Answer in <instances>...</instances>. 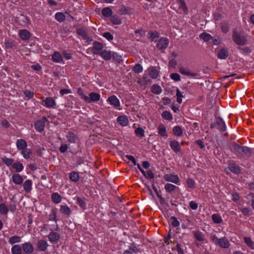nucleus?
<instances>
[{
    "mask_svg": "<svg viewBox=\"0 0 254 254\" xmlns=\"http://www.w3.org/2000/svg\"><path fill=\"white\" fill-rule=\"evenodd\" d=\"M232 39L239 46H244L247 42L246 36L243 32H239L237 30L233 31Z\"/></svg>",
    "mask_w": 254,
    "mask_h": 254,
    "instance_id": "nucleus-1",
    "label": "nucleus"
},
{
    "mask_svg": "<svg viewBox=\"0 0 254 254\" xmlns=\"http://www.w3.org/2000/svg\"><path fill=\"white\" fill-rule=\"evenodd\" d=\"M210 239L211 242L215 245L219 246L222 248H228L230 245L229 240L226 237L219 239L216 235H212L210 236Z\"/></svg>",
    "mask_w": 254,
    "mask_h": 254,
    "instance_id": "nucleus-2",
    "label": "nucleus"
},
{
    "mask_svg": "<svg viewBox=\"0 0 254 254\" xmlns=\"http://www.w3.org/2000/svg\"><path fill=\"white\" fill-rule=\"evenodd\" d=\"M232 145L235 151L240 155H251L252 151L249 147L240 146L236 143H233Z\"/></svg>",
    "mask_w": 254,
    "mask_h": 254,
    "instance_id": "nucleus-3",
    "label": "nucleus"
},
{
    "mask_svg": "<svg viewBox=\"0 0 254 254\" xmlns=\"http://www.w3.org/2000/svg\"><path fill=\"white\" fill-rule=\"evenodd\" d=\"M48 121V120L46 117H43L41 120L36 121L34 123L35 128L37 131L42 132L44 130L45 123Z\"/></svg>",
    "mask_w": 254,
    "mask_h": 254,
    "instance_id": "nucleus-4",
    "label": "nucleus"
},
{
    "mask_svg": "<svg viewBox=\"0 0 254 254\" xmlns=\"http://www.w3.org/2000/svg\"><path fill=\"white\" fill-rule=\"evenodd\" d=\"M85 101L87 103H92L97 102L100 99V95L96 92H91L89 94V96L84 97Z\"/></svg>",
    "mask_w": 254,
    "mask_h": 254,
    "instance_id": "nucleus-5",
    "label": "nucleus"
},
{
    "mask_svg": "<svg viewBox=\"0 0 254 254\" xmlns=\"http://www.w3.org/2000/svg\"><path fill=\"white\" fill-rule=\"evenodd\" d=\"M104 48V45L98 41H94L93 43V47L91 48V51L93 54L99 55L100 53Z\"/></svg>",
    "mask_w": 254,
    "mask_h": 254,
    "instance_id": "nucleus-6",
    "label": "nucleus"
},
{
    "mask_svg": "<svg viewBox=\"0 0 254 254\" xmlns=\"http://www.w3.org/2000/svg\"><path fill=\"white\" fill-rule=\"evenodd\" d=\"M21 247L24 254H30L34 251V247L30 242H25L22 244Z\"/></svg>",
    "mask_w": 254,
    "mask_h": 254,
    "instance_id": "nucleus-7",
    "label": "nucleus"
},
{
    "mask_svg": "<svg viewBox=\"0 0 254 254\" xmlns=\"http://www.w3.org/2000/svg\"><path fill=\"white\" fill-rule=\"evenodd\" d=\"M107 101L110 103V105L113 106L115 109H119L120 107V102L119 100L115 95H112L109 97L107 100Z\"/></svg>",
    "mask_w": 254,
    "mask_h": 254,
    "instance_id": "nucleus-8",
    "label": "nucleus"
},
{
    "mask_svg": "<svg viewBox=\"0 0 254 254\" xmlns=\"http://www.w3.org/2000/svg\"><path fill=\"white\" fill-rule=\"evenodd\" d=\"M164 179L166 181L171 182L176 184H178L180 181L178 175L174 174H165L164 176Z\"/></svg>",
    "mask_w": 254,
    "mask_h": 254,
    "instance_id": "nucleus-9",
    "label": "nucleus"
},
{
    "mask_svg": "<svg viewBox=\"0 0 254 254\" xmlns=\"http://www.w3.org/2000/svg\"><path fill=\"white\" fill-rule=\"evenodd\" d=\"M170 146L173 151L176 154L180 152L181 150L179 142L176 140H171L170 142Z\"/></svg>",
    "mask_w": 254,
    "mask_h": 254,
    "instance_id": "nucleus-10",
    "label": "nucleus"
},
{
    "mask_svg": "<svg viewBox=\"0 0 254 254\" xmlns=\"http://www.w3.org/2000/svg\"><path fill=\"white\" fill-rule=\"evenodd\" d=\"M48 238L50 242L56 243L60 240L61 236L59 233L52 231L49 233Z\"/></svg>",
    "mask_w": 254,
    "mask_h": 254,
    "instance_id": "nucleus-11",
    "label": "nucleus"
},
{
    "mask_svg": "<svg viewBox=\"0 0 254 254\" xmlns=\"http://www.w3.org/2000/svg\"><path fill=\"white\" fill-rule=\"evenodd\" d=\"M169 44V40L166 38H162L158 42L157 47L159 49H165Z\"/></svg>",
    "mask_w": 254,
    "mask_h": 254,
    "instance_id": "nucleus-12",
    "label": "nucleus"
},
{
    "mask_svg": "<svg viewBox=\"0 0 254 254\" xmlns=\"http://www.w3.org/2000/svg\"><path fill=\"white\" fill-rule=\"evenodd\" d=\"M179 72L183 75L189 76L191 77H195L198 76L197 73L192 72L183 67H179Z\"/></svg>",
    "mask_w": 254,
    "mask_h": 254,
    "instance_id": "nucleus-13",
    "label": "nucleus"
},
{
    "mask_svg": "<svg viewBox=\"0 0 254 254\" xmlns=\"http://www.w3.org/2000/svg\"><path fill=\"white\" fill-rule=\"evenodd\" d=\"M48 246L49 245L47 241L44 240H39L37 244V248L39 249V251L42 252L45 251L47 250Z\"/></svg>",
    "mask_w": 254,
    "mask_h": 254,
    "instance_id": "nucleus-14",
    "label": "nucleus"
},
{
    "mask_svg": "<svg viewBox=\"0 0 254 254\" xmlns=\"http://www.w3.org/2000/svg\"><path fill=\"white\" fill-rule=\"evenodd\" d=\"M216 125L217 129H219L221 131H224L226 129V127L223 119L219 117L216 119Z\"/></svg>",
    "mask_w": 254,
    "mask_h": 254,
    "instance_id": "nucleus-15",
    "label": "nucleus"
},
{
    "mask_svg": "<svg viewBox=\"0 0 254 254\" xmlns=\"http://www.w3.org/2000/svg\"><path fill=\"white\" fill-rule=\"evenodd\" d=\"M12 181L15 185H20L22 184L23 178L19 174H14L12 176Z\"/></svg>",
    "mask_w": 254,
    "mask_h": 254,
    "instance_id": "nucleus-16",
    "label": "nucleus"
},
{
    "mask_svg": "<svg viewBox=\"0 0 254 254\" xmlns=\"http://www.w3.org/2000/svg\"><path fill=\"white\" fill-rule=\"evenodd\" d=\"M16 145L18 150L26 149L27 146V142L23 139H19L17 140Z\"/></svg>",
    "mask_w": 254,
    "mask_h": 254,
    "instance_id": "nucleus-17",
    "label": "nucleus"
},
{
    "mask_svg": "<svg viewBox=\"0 0 254 254\" xmlns=\"http://www.w3.org/2000/svg\"><path fill=\"white\" fill-rule=\"evenodd\" d=\"M114 53L112 55L111 51L103 50L100 53L99 55H100L105 60H110L111 59L112 56L114 58Z\"/></svg>",
    "mask_w": 254,
    "mask_h": 254,
    "instance_id": "nucleus-18",
    "label": "nucleus"
},
{
    "mask_svg": "<svg viewBox=\"0 0 254 254\" xmlns=\"http://www.w3.org/2000/svg\"><path fill=\"white\" fill-rule=\"evenodd\" d=\"M18 34L19 37L22 40H27L30 36L29 32L26 29L20 30Z\"/></svg>",
    "mask_w": 254,
    "mask_h": 254,
    "instance_id": "nucleus-19",
    "label": "nucleus"
},
{
    "mask_svg": "<svg viewBox=\"0 0 254 254\" xmlns=\"http://www.w3.org/2000/svg\"><path fill=\"white\" fill-rule=\"evenodd\" d=\"M43 102L45 103L43 105L49 108H52L56 105L55 101L51 97H47Z\"/></svg>",
    "mask_w": 254,
    "mask_h": 254,
    "instance_id": "nucleus-20",
    "label": "nucleus"
},
{
    "mask_svg": "<svg viewBox=\"0 0 254 254\" xmlns=\"http://www.w3.org/2000/svg\"><path fill=\"white\" fill-rule=\"evenodd\" d=\"M60 212L61 213L68 217L71 213V209L66 205H60Z\"/></svg>",
    "mask_w": 254,
    "mask_h": 254,
    "instance_id": "nucleus-21",
    "label": "nucleus"
},
{
    "mask_svg": "<svg viewBox=\"0 0 254 254\" xmlns=\"http://www.w3.org/2000/svg\"><path fill=\"white\" fill-rule=\"evenodd\" d=\"M194 238L199 242L205 240V235L200 231H193Z\"/></svg>",
    "mask_w": 254,
    "mask_h": 254,
    "instance_id": "nucleus-22",
    "label": "nucleus"
},
{
    "mask_svg": "<svg viewBox=\"0 0 254 254\" xmlns=\"http://www.w3.org/2000/svg\"><path fill=\"white\" fill-rule=\"evenodd\" d=\"M52 59L55 63H61L63 59L61 53L58 52H55L52 55Z\"/></svg>",
    "mask_w": 254,
    "mask_h": 254,
    "instance_id": "nucleus-23",
    "label": "nucleus"
},
{
    "mask_svg": "<svg viewBox=\"0 0 254 254\" xmlns=\"http://www.w3.org/2000/svg\"><path fill=\"white\" fill-rule=\"evenodd\" d=\"M62 197L58 192H54L51 195L52 201L55 204H58L62 201Z\"/></svg>",
    "mask_w": 254,
    "mask_h": 254,
    "instance_id": "nucleus-24",
    "label": "nucleus"
},
{
    "mask_svg": "<svg viewBox=\"0 0 254 254\" xmlns=\"http://www.w3.org/2000/svg\"><path fill=\"white\" fill-rule=\"evenodd\" d=\"M117 122L122 126H127L128 124V120L125 116H120L117 118Z\"/></svg>",
    "mask_w": 254,
    "mask_h": 254,
    "instance_id": "nucleus-25",
    "label": "nucleus"
},
{
    "mask_svg": "<svg viewBox=\"0 0 254 254\" xmlns=\"http://www.w3.org/2000/svg\"><path fill=\"white\" fill-rule=\"evenodd\" d=\"M32 182L31 180H26L23 185V187L24 190L26 192H29L32 190Z\"/></svg>",
    "mask_w": 254,
    "mask_h": 254,
    "instance_id": "nucleus-26",
    "label": "nucleus"
},
{
    "mask_svg": "<svg viewBox=\"0 0 254 254\" xmlns=\"http://www.w3.org/2000/svg\"><path fill=\"white\" fill-rule=\"evenodd\" d=\"M66 137L68 142L70 143H75L77 139V136L71 131L67 132Z\"/></svg>",
    "mask_w": 254,
    "mask_h": 254,
    "instance_id": "nucleus-27",
    "label": "nucleus"
},
{
    "mask_svg": "<svg viewBox=\"0 0 254 254\" xmlns=\"http://www.w3.org/2000/svg\"><path fill=\"white\" fill-rule=\"evenodd\" d=\"M149 75L153 79L157 78L158 76V71L155 67H150L149 69Z\"/></svg>",
    "mask_w": 254,
    "mask_h": 254,
    "instance_id": "nucleus-28",
    "label": "nucleus"
},
{
    "mask_svg": "<svg viewBox=\"0 0 254 254\" xmlns=\"http://www.w3.org/2000/svg\"><path fill=\"white\" fill-rule=\"evenodd\" d=\"M228 55V50L226 49H222L218 53L217 57L220 59H226Z\"/></svg>",
    "mask_w": 254,
    "mask_h": 254,
    "instance_id": "nucleus-29",
    "label": "nucleus"
},
{
    "mask_svg": "<svg viewBox=\"0 0 254 254\" xmlns=\"http://www.w3.org/2000/svg\"><path fill=\"white\" fill-rule=\"evenodd\" d=\"M165 190L169 193H172L176 190H179V188L171 184H166L165 186Z\"/></svg>",
    "mask_w": 254,
    "mask_h": 254,
    "instance_id": "nucleus-30",
    "label": "nucleus"
},
{
    "mask_svg": "<svg viewBox=\"0 0 254 254\" xmlns=\"http://www.w3.org/2000/svg\"><path fill=\"white\" fill-rule=\"evenodd\" d=\"M12 254H22V247L19 245H13L11 249Z\"/></svg>",
    "mask_w": 254,
    "mask_h": 254,
    "instance_id": "nucleus-31",
    "label": "nucleus"
},
{
    "mask_svg": "<svg viewBox=\"0 0 254 254\" xmlns=\"http://www.w3.org/2000/svg\"><path fill=\"white\" fill-rule=\"evenodd\" d=\"M69 178L71 181L75 183L77 182L80 179L79 174L75 171H72L69 173Z\"/></svg>",
    "mask_w": 254,
    "mask_h": 254,
    "instance_id": "nucleus-32",
    "label": "nucleus"
},
{
    "mask_svg": "<svg viewBox=\"0 0 254 254\" xmlns=\"http://www.w3.org/2000/svg\"><path fill=\"white\" fill-rule=\"evenodd\" d=\"M158 133L162 136L167 137L168 134L167 133L166 129L165 126L161 124L158 127Z\"/></svg>",
    "mask_w": 254,
    "mask_h": 254,
    "instance_id": "nucleus-33",
    "label": "nucleus"
},
{
    "mask_svg": "<svg viewBox=\"0 0 254 254\" xmlns=\"http://www.w3.org/2000/svg\"><path fill=\"white\" fill-rule=\"evenodd\" d=\"M173 132L175 136L179 137L182 135L183 130L182 127L177 126L173 127Z\"/></svg>",
    "mask_w": 254,
    "mask_h": 254,
    "instance_id": "nucleus-34",
    "label": "nucleus"
},
{
    "mask_svg": "<svg viewBox=\"0 0 254 254\" xmlns=\"http://www.w3.org/2000/svg\"><path fill=\"white\" fill-rule=\"evenodd\" d=\"M102 14L106 17H109L112 15L113 11L110 7H106L102 9Z\"/></svg>",
    "mask_w": 254,
    "mask_h": 254,
    "instance_id": "nucleus-35",
    "label": "nucleus"
},
{
    "mask_svg": "<svg viewBox=\"0 0 254 254\" xmlns=\"http://www.w3.org/2000/svg\"><path fill=\"white\" fill-rule=\"evenodd\" d=\"M228 168L232 172L235 174H239L241 172L240 167L235 164H230Z\"/></svg>",
    "mask_w": 254,
    "mask_h": 254,
    "instance_id": "nucleus-36",
    "label": "nucleus"
},
{
    "mask_svg": "<svg viewBox=\"0 0 254 254\" xmlns=\"http://www.w3.org/2000/svg\"><path fill=\"white\" fill-rule=\"evenodd\" d=\"M21 154L23 156V157L25 159H29L30 157V155L32 154V150L30 149L26 148V149H24L23 150H21Z\"/></svg>",
    "mask_w": 254,
    "mask_h": 254,
    "instance_id": "nucleus-37",
    "label": "nucleus"
},
{
    "mask_svg": "<svg viewBox=\"0 0 254 254\" xmlns=\"http://www.w3.org/2000/svg\"><path fill=\"white\" fill-rule=\"evenodd\" d=\"M151 90L152 92L156 95H159L162 92V88L157 84H154L151 86Z\"/></svg>",
    "mask_w": 254,
    "mask_h": 254,
    "instance_id": "nucleus-38",
    "label": "nucleus"
},
{
    "mask_svg": "<svg viewBox=\"0 0 254 254\" xmlns=\"http://www.w3.org/2000/svg\"><path fill=\"white\" fill-rule=\"evenodd\" d=\"M12 167L15 170L16 172H20L24 168L22 164L19 162L13 163L12 165Z\"/></svg>",
    "mask_w": 254,
    "mask_h": 254,
    "instance_id": "nucleus-39",
    "label": "nucleus"
},
{
    "mask_svg": "<svg viewBox=\"0 0 254 254\" xmlns=\"http://www.w3.org/2000/svg\"><path fill=\"white\" fill-rule=\"evenodd\" d=\"M21 242V237L18 236H13L9 238L8 243L11 245L15 243H20Z\"/></svg>",
    "mask_w": 254,
    "mask_h": 254,
    "instance_id": "nucleus-40",
    "label": "nucleus"
},
{
    "mask_svg": "<svg viewBox=\"0 0 254 254\" xmlns=\"http://www.w3.org/2000/svg\"><path fill=\"white\" fill-rule=\"evenodd\" d=\"M245 243L251 249H254V242L252 241V239L249 237H245L244 238Z\"/></svg>",
    "mask_w": 254,
    "mask_h": 254,
    "instance_id": "nucleus-41",
    "label": "nucleus"
},
{
    "mask_svg": "<svg viewBox=\"0 0 254 254\" xmlns=\"http://www.w3.org/2000/svg\"><path fill=\"white\" fill-rule=\"evenodd\" d=\"M8 212L7 206L4 203L0 204V214L3 215H6Z\"/></svg>",
    "mask_w": 254,
    "mask_h": 254,
    "instance_id": "nucleus-42",
    "label": "nucleus"
},
{
    "mask_svg": "<svg viewBox=\"0 0 254 254\" xmlns=\"http://www.w3.org/2000/svg\"><path fill=\"white\" fill-rule=\"evenodd\" d=\"M56 19L60 22H63L65 19V16L63 12H59L55 14Z\"/></svg>",
    "mask_w": 254,
    "mask_h": 254,
    "instance_id": "nucleus-43",
    "label": "nucleus"
},
{
    "mask_svg": "<svg viewBox=\"0 0 254 254\" xmlns=\"http://www.w3.org/2000/svg\"><path fill=\"white\" fill-rule=\"evenodd\" d=\"M49 220L51 221H54L55 222L57 221V209H53L49 215Z\"/></svg>",
    "mask_w": 254,
    "mask_h": 254,
    "instance_id": "nucleus-44",
    "label": "nucleus"
},
{
    "mask_svg": "<svg viewBox=\"0 0 254 254\" xmlns=\"http://www.w3.org/2000/svg\"><path fill=\"white\" fill-rule=\"evenodd\" d=\"M220 27L222 32H223L224 33H227L229 30V27L228 26V24L225 21L222 22L220 23Z\"/></svg>",
    "mask_w": 254,
    "mask_h": 254,
    "instance_id": "nucleus-45",
    "label": "nucleus"
},
{
    "mask_svg": "<svg viewBox=\"0 0 254 254\" xmlns=\"http://www.w3.org/2000/svg\"><path fill=\"white\" fill-rule=\"evenodd\" d=\"M77 34L81 36L83 39H86L87 38V33L83 28H78L76 31Z\"/></svg>",
    "mask_w": 254,
    "mask_h": 254,
    "instance_id": "nucleus-46",
    "label": "nucleus"
},
{
    "mask_svg": "<svg viewBox=\"0 0 254 254\" xmlns=\"http://www.w3.org/2000/svg\"><path fill=\"white\" fill-rule=\"evenodd\" d=\"M110 20L112 23L114 24L119 25L121 23V20L120 19L119 17L116 15H112L111 16Z\"/></svg>",
    "mask_w": 254,
    "mask_h": 254,
    "instance_id": "nucleus-47",
    "label": "nucleus"
},
{
    "mask_svg": "<svg viewBox=\"0 0 254 254\" xmlns=\"http://www.w3.org/2000/svg\"><path fill=\"white\" fill-rule=\"evenodd\" d=\"M162 117L165 120L171 121L173 119V116L171 113L167 111H165L162 113Z\"/></svg>",
    "mask_w": 254,
    "mask_h": 254,
    "instance_id": "nucleus-48",
    "label": "nucleus"
},
{
    "mask_svg": "<svg viewBox=\"0 0 254 254\" xmlns=\"http://www.w3.org/2000/svg\"><path fill=\"white\" fill-rule=\"evenodd\" d=\"M135 135L139 137L144 136V130L141 127H137L134 130Z\"/></svg>",
    "mask_w": 254,
    "mask_h": 254,
    "instance_id": "nucleus-49",
    "label": "nucleus"
},
{
    "mask_svg": "<svg viewBox=\"0 0 254 254\" xmlns=\"http://www.w3.org/2000/svg\"><path fill=\"white\" fill-rule=\"evenodd\" d=\"M212 219L213 222L216 224H219L222 221L221 217L217 214H213L212 215Z\"/></svg>",
    "mask_w": 254,
    "mask_h": 254,
    "instance_id": "nucleus-50",
    "label": "nucleus"
},
{
    "mask_svg": "<svg viewBox=\"0 0 254 254\" xmlns=\"http://www.w3.org/2000/svg\"><path fill=\"white\" fill-rule=\"evenodd\" d=\"M200 39H203L204 41L207 42L209 41L211 38L212 36L208 33L203 32L199 35Z\"/></svg>",
    "mask_w": 254,
    "mask_h": 254,
    "instance_id": "nucleus-51",
    "label": "nucleus"
},
{
    "mask_svg": "<svg viewBox=\"0 0 254 254\" xmlns=\"http://www.w3.org/2000/svg\"><path fill=\"white\" fill-rule=\"evenodd\" d=\"M142 174L145 178L148 179H153L154 178V173L150 169L147 170L146 171H144V174Z\"/></svg>",
    "mask_w": 254,
    "mask_h": 254,
    "instance_id": "nucleus-52",
    "label": "nucleus"
},
{
    "mask_svg": "<svg viewBox=\"0 0 254 254\" xmlns=\"http://www.w3.org/2000/svg\"><path fill=\"white\" fill-rule=\"evenodd\" d=\"M76 200L79 206L82 208H85L86 205V203L83 198H81L80 197H76Z\"/></svg>",
    "mask_w": 254,
    "mask_h": 254,
    "instance_id": "nucleus-53",
    "label": "nucleus"
},
{
    "mask_svg": "<svg viewBox=\"0 0 254 254\" xmlns=\"http://www.w3.org/2000/svg\"><path fill=\"white\" fill-rule=\"evenodd\" d=\"M170 220H171V225L174 227H177L180 226V223L178 220V219H177V218L176 217L172 216L170 218Z\"/></svg>",
    "mask_w": 254,
    "mask_h": 254,
    "instance_id": "nucleus-54",
    "label": "nucleus"
},
{
    "mask_svg": "<svg viewBox=\"0 0 254 254\" xmlns=\"http://www.w3.org/2000/svg\"><path fill=\"white\" fill-rule=\"evenodd\" d=\"M2 162L7 166L12 165L13 164V159L12 158H8L6 157H4L2 158Z\"/></svg>",
    "mask_w": 254,
    "mask_h": 254,
    "instance_id": "nucleus-55",
    "label": "nucleus"
},
{
    "mask_svg": "<svg viewBox=\"0 0 254 254\" xmlns=\"http://www.w3.org/2000/svg\"><path fill=\"white\" fill-rule=\"evenodd\" d=\"M180 7L186 13H187L188 8L184 0H179Z\"/></svg>",
    "mask_w": 254,
    "mask_h": 254,
    "instance_id": "nucleus-56",
    "label": "nucleus"
},
{
    "mask_svg": "<svg viewBox=\"0 0 254 254\" xmlns=\"http://www.w3.org/2000/svg\"><path fill=\"white\" fill-rule=\"evenodd\" d=\"M184 245L179 243L177 244L176 250L178 252V254H184Z\"/></svg>",
    "mask_w": 254,
    "mask_h": 254,
    "instance_id": "nucleus-57",
    "label": "nucleus"
},
{
    "mask_svg": "<svg viewBox=\"0 0 254 254\" xmlns=\"http://www.w3.org/2000/svg\"><path fill=\"white\" fill-rule=\"evenodd\" d=\"M132 70L135 73H139L143 71V67L140 64H137L132 68Z\"/></svg>",
    "mask_w": 254,
    "mask_h": 254,
    "instance_id": "nucleus-58",
    "label": "nucleus"
},
{
    "mask_svg": "<svg viewBox=\"0 0 254 254\" xmlns=\"http://www.w3.org/2000/svg\"><path fill=\"white\" fill-rule=\"evenodd\" d=\"M187 184L188 187L191 189H193L195 188V182L190 178H189L187 181Z\"/></svg>",
    "mask_w": 254,
    "mask_h": 254,
    "instance_id": "nucleus-59",
    "label": "nucleus"
},
{
    "mask_svg": "<svg viewBox=\"0 0 254 254\" xmlns=\"http://www.w3.org/2000/svg\"><path fill=\"white\" fill-rule=\"evenodd\" d=\"M176 95L177 97V102L181 104L182 102V98L183 97V93L180 91V90L179 89H177Z\"/></svg>",
    "mask_w": 254,
    "mask_h": 254,
    "instance_id": "nucleus-60",
    "label": "nucleus"
},
{
    "mask_svg": "<svg viewBox=\"0 0 254 254\" xmlns=\"http://www.w3.org/2000/svg\"><path fill=\"white\" fill-rule=\"evenodd\" d=\"M170 77L175 81H179L181 80L180 75L177 73H173L171 74Z\"/></svg>",
    "mask_w": 254,
    "mask_h": 254,
    "instance_id": "nucleus-61",
    "label": "nucleus"
},
{
    "mask_svg": "<svg viewBox=\"0 0 254 254\" xmlns=\"http://www.w3.org/2000/svg\"><path fill=\"white\" fill-rule=\"evenodd\" d=\"M149 34L150 35L149 38L152 41L159 37V34L156 31H151Z\"/></svg>",
    "mask_w": 254,
    "mask_h": 254,
    "instance_id": "nucleus-62",
    "label": "nucleus"
},
{
    "mask_svg": "<svg viewBox=\"0 0 254 254\" xmlns=\"http://www.w3.org/2000/svg\"><path fill=\"white\" fill-rule=\"evenodd\" d=\"M69 148V146L67 144H62L59 148V150L61 153H65L67 151L68 148Z\"/></svg>",
    "mask_w": 254,
    "mask_h": 254,
    "instance_id": "nucleus-63",
    "label": "nucleus"
},
{
    "mask_svg": "<svg viewBox=\"0 0 254 254\" xmlns=\"http://www.w3.org/2000/svg\"><path fill=\"white\" fill-rule=\"evenodd\" d=\"M194 142L199 147L200 149H203L205 147L204 142L202 139L196 140L194 141Z\"/></svg>",
    "mask_w": 254,
    "mask_h": 254,
    "instance_id": "nucleus-64",
    "label": "nucleus"
}]
</instances>
